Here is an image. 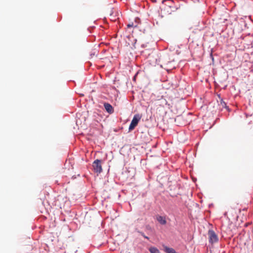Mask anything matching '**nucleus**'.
Instances as JSON below:
<instances>
[{"label": "nucleus", "mask_w": 253, "mask_h": 253, "mask_svg": "<svg viewBox=\"0 0 253 253\" xmlns=\"http://www.w3.org/2000/svg\"><path fill=\"white\" fill-rule=\"evenodd\" d=\"M102 162L100 160H95L92 164V167L95 172L100 173L102 171Z\"/></svg>", "instance_id": "1"}, {"label": "nucleus", "mask_w": 253, "mask_h": 253, "mask_svg": "<svg viewBox=\"0 0 253 253\" xmlns=\"http://www.w3.org/2000/svg\"><path fill=\"white\" fill-rule=\"evenodd\" d=\"M157 220L162 225H165L167 223V221L165 217L158 215L157 217Z\"/></svg>", "instance_id": "5"}, {"label": "nucleus", "mask_w": 253, "mask_h": 253, "mask_svg": "<svg viewBox=\"0 0 253 253\" xmlns=\"http://www.w3.org/2000/svg\"><path fill=\"white\" fill-rule=\"evenodd\" d=\"M139 233H140V234L142 236H143L145 238H146V239H149V238H148L147 236H145V235H144V234L143 232H139Z\"/></svg>", "instance_id": "10"}, {"label": "nucleus", "mask_w": 253, "mask_h": 253, "mask_svg": "<svg viewBox=\"0 0 253 253\" xmlns=\"http://www.w3.org/2000/svg\"><path fill=\"white\" fill-rule=\"evenodd\" d=\"M163 247L164 250L166 253H177L173 248L166 246H164Z\"/></svg>", "instance_id": "6"}, {"label": "nucleus", "mask_w": 253, "mask_h": 253, "mask_svg": "<svg viewBox=\"0 0 253 253\" xmlns=\"http://www.w3.org/2000/svg\"><path fill=\"white\" fill-rule=\"evenodd\" d=\"M104 106L106 111L109 114H112L114 112L113 108L109 103H105Z\"/></svg>", "instance_id": "4"}, {"label": "nucleus", "mask_w": 253, "mask_h": 253, "mask_svg": "<svg viewBox=\"0 0 253 253\" xmlns=\"http://www.w3.org/2000/svg\"><path fill=\"white\" fill-rule=\"evenodd\" d=\"M136 27V26H134L133 25V23H129L128 24H127V28H131V27Z\"/></svg>", "instance_id": "9"}, {"label": "nucleus", "mask_w": 253, "mask_h": 253, "mask_svg": "<svg viewBox=\"0 0 253 253\" xmlns=\"http://www.w3.org/2000/svg\"><path fill=\"white\" fill-rule=\"evenodd\" d=\"M208 236L209 242L211 243L217 242L218 240V238L216 233L212 230H210L208 231Z\"/></svg>", "instance_id": "2"}, {"label": "nucleus", "mask_w": 253, "mask_h": 253, "mask_svg": "<svg viewBox=\"0 0 253 253\" xmlns=\"http://www.w3.org/2000/svg\"><path fill=\"white\" fill-rule=\"evenodd\" d=\"M149 251L151 253H160L159 250L154 247H150Z\"/></svg>", "instance_id": "7"}, {"label": "nucleus", "mask_w": 253, "mask_h": 253, "mask_svg": "<svg viewBox=\"0 0 253 253\" xmlns=\"http://www.w3.org/2000/svg\"><path fill=\"white\" fill-rule=\"evenodd\" d=\"M140 118L141 117L139 115H134L129 126V130H132L135 128V127L137 125Z\"/></svg>", "instance_id": "3"}, {"label": "nucleus", "mask_w": 253, "mask_h": 253, "mask_svg": "<svg viewBox=\"0 0 253 253\" xmlns=\"http://www.w3.org/2000/svg\"><path fill=\"white\" fill-rule=\"evenodd\" d=\"M220 106L221 108V109L228 108V107L227 106L226 103L222 99L220 101Z\"/></svg>", "instance_id": "8"}]
</instances>
